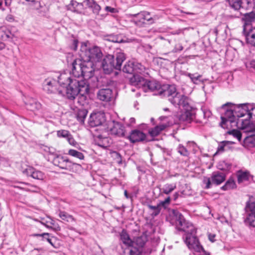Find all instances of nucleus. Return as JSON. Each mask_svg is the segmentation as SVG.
Wrapping results in <instances>:
<instances>
[{"label": "nucleus", "instance_id": "obj_46", "mask_svg": "<svg viewBox=\"0 0 255 255\" xmlns=\"http://www.w3.org/2000/svg\"><path fill=\"white\" fill-rule=\"evenodd\" d=\"M27 1L30 2V5L34 7V8L38 9L41 7L40 3L37 0H25Z\"/></svg>", "mask_w": 255, "mask_h": 255}, {"label": "nucleus", "instance_id": "obj_12", "mask_svg": "<svg viewBox=\"0 0 255 255\" xmlns=\"http://www.w3.org/2000/svg\"><path fill=\"white\" fill-rule=\"evenodd\" d=\"M186 97V103L187 104H185V105H174L175 107L179 106V107H182L184 109L185 111L183 112L179 117V120L181 121H186L187 122H191L194 118L195 117V115L194 113L190 110L189 109H190L191 107L189 106L188 104V100L186 96H184Z\"/></svg>", "mask_w": 255, "mask_h": 255}, {"label": "nucleus", "instance_id": "obj_58", "mask_svg": "<svg viewBox=\"0 0 255 255\" xmlns=\"http://www.w3.org/2000/svg\"><path fill=\"white\" fill-rule=\"evenodd\" d=\"M208 236L209 240L211 242L213 243L216 241V240H215L216 235L215 234H212V233H208Z\"/></svg>", "mask_w": 255, "mask_h": 255}, {"label": "nucleus", "instance_id": "obj_36", "mask_svg": "<svg viewBox=\"0 0 255 255\" xmlns=\"http://www.w3.org/2000/svg\"><path fill=\"white\" fill-rule=\"evenodd\" d=\"M148 207L149 209L153 211V212L151 213V216L153 217L157 216L160 213L161 209V206L159 204H158L156 206L148 205Z\"/></svg>", "mask_w": 255, "mask_h": 255}, {"label": "nucleus", "instance_id": "obj_54", "mask_svg": "<svg viewBox=\"0 0 255 255\" xmlns=\"http://www.w3.org/2000/svg\"><path fill=\"white\" fill-rule=\"evenodd\" d=\"M143 16V20H146L147 21H150L152 20V18L150 16V13L146 11L142 12Z\"/></svg>", "mask_w": 255, "mask_h": 255}, {"label": "nucleus", "instance_id": "obj_17", "mask_svg": "<svg viewBox=\"0 0 255 255\" xmlns=\"http://www.w3.org/2000/svg\"><path fill=\"white\" fill-rule=\"evenodd\" d=\"M111 134L118 136H124L125 135V128L124 125L119 122H113V125L110 128Z\"/></svg>", "mask_w": 255, "mask_h": 255}, {"label": "nucleus", "instance_id": "obj_39", "mask_svg": "<svg viewBox=\"0 0 255 255\" xmlns=\"http://www.w3.org/2000/svg\"><path fill=\"white\" fill-rule=\"evenodd\" d=\"M33 237H42L43 238V240H46L51 246L53 247L54 246V245L53 243L52 242L51 239H50V234L48 233H44L42 234H34L32 235Z\"/></svg>", "mask_w": 255, "mask_h": 255}, {"label": "nucleus", "instance_id": "obj_27", "mask_svg": "<svg viewBox=\"0 0 255 255\" xmlns=\"http://www.w3.org/2000/svg\"><path fill=\"white\" fill-rule=\"evenodd\" d=\"M88 114V111L85 109H79L76 113V118L81 124H84L85 119Z\"/></svg>", "mask_w": 255, "mask_h": 255}, {"label": "nucleus", "instance_id": "obj_22", "mask_svg": "<svg viewBox=\"0 0 255 255\" xmlns=\"http://www.w3.org/2000/svg\"><path fill=\"white\" fill-rule=\"evenodd\" d=\"M237 180L238 183L240 184L246 181H248L253 178V176L248 171L240 170L237 172Z\"/></svg>", "mask_w": 255, "mask_h": 255}, {"label": "nucleus", "instance_id": "obj_40", "mask_svg": "<svg viewBox=\"0 0 255 255\" xmlns=\"http://www.w3.org/2000/svg\"><path fill=\"white\" fill-rule=\"evenodd\" d=\"M145 70V67L141 64L137 62H134V72L141 73L143 72Z\"/></svg>", "mask_w": 255, "mask_h": 255}, {"label": "nucleus", "instance_id": "obj_44", "mask_svg": "<svg viewBox=\"0 0 255 255\" xmlns=\"http://www.w3.org/2000/svg\"><path fill=\"white\" fill-rule=\"evenodd\" d=\"M79 94H80V96L79 97V102L83 105L86 104V101L87 100V95L88 94V93H84V92H81Z\"/></svg>", "mask_w": 255, "mask_h": 255}, {"label": "nucleus", "instance_id": "obj_35", "mask_svg": "<svg viewBox=\"0 0 255 255\" xmlns=\"http://www.w3.org/2000/svg\"><path fill=\"white\" fill-rule=\"evenodd\" d=\"M187 76L190 78L191 81L194 84H198L197 81L203 82V81L201 79V78L202 77V75L200 74H199L198 73H194V74L188 73L187 74Z\"/></svg>", "mask_w": 255, "mask_h": 255}, {"label": "nucleus", "instance_id": "obj_4", "mask_svg": "<svg viewBox=\"0 0 255 255\" xmlns=\"http://www.w3.org/2000/svg\"><path fill=\"white\" fill-rule=\"evenodd\" d=\"M126 59L125 54L118 52L115 56L108 55L106 56L101 62V66L105 74H110L114 69L121 70L123 62Z\"/></svg>", "mask_w": 255, "mask_h": 255}, {"label": "nucleus", "instance_id": "obj_52", "mask_svg": "<svg viewBox=\"0 0 255 255\" xmlns=\"http://www.w3.org/2000/svg\"><path fill=\"white\" fill-rule=\"evenodd\" d=\"M140 252L136 248L131 247L129 249V254L130 255H139Z\"/></svg>", "mask_w": 255, "mask_h": 255}, {"label": "nucleus", "instance_id": "obj_31", "mask_svg": "<svg viewBox=\"0 0 255 255\" xmlns=\"http://www.w3.org/2000/svg\"><path fill=\"white\" fill-rule=\"evenodd\" d=\"M121 239L124 244L128 246H131L132 245L133 242L129 238L128 235L124 230H123L121 234Z\"/></svg>", "mask_w": 255, "mask_h": 255}, {"label": "nucleus", "instance_id": "obj_24", "mask_svg": "<svg viewBox=\"0 0 255 255\" xmlns=\"http://www.w3.org/2000/svg\"><path fill=\"white\" fill-rule=\"evenodd\" d=\"M145 79L137 74H133L132 77L130 78V83L132 85L136 86L139 88H142Z\"/></svg>", "mask_w": 255, "mask_h": 255}, {"label": "nucleus", "instance_id": "obj_11", "mask_svg": "<svg viewBox=\"0 0 255 255\" xmlns=\"http://www.w3.org/2000/svg\"><path fill=\"white\" fill-rule=\"evenodd\" d=\"M56 83V81L52 79H46L42 84L43 90L48 94H58L59 95L64 96V94L62 91L57 89Z\"/></svg>", "mask_w": 255, "mask_h": 255}, {"label": "nucleus", "instance_id": "obj_3", "mask_svg": "<svg viewBox=\"0 0 255 255\" xmlns=\"http://www.w3.org/2000/svg\"><path fill=\"white\" fill-rule=\"evenodd\" d=\"M96 64L85 59H75L72 62V73L75 77L90 78L94 75Z\"/></svg>", "mask_w": 255, "mask_h": 255}, {"label": "nucleus", "instance_id": "obj_51", "mask_svg": "<svg viewBox=\"0 0 255 255\" xmlns=\"http://www.w3.org/2000/svg\"><path fill=\"white\" fill-rule=\"evenodd\" d=\"M248 115L250 118L254 117L255 118V107H253L252 106H250L249 107V112Z\"/></svg>", "mask_w": 255, "mask_h": 255}, {"label": "nucleus", "instance_id": "obj_41", "mask_svg": "<svg viewBox=\"0 0 255 255\" xmlns=\"http://www.w3.org/2000/svg\"><path fill=\"white\" fill-rule=\"evenodd\" d=\"M70 133L69 131L67 130H58L57 132V135L59 137H64L66 138V139L68 138V137L70 135Z\"/></svg>", "mask_w": 255, "mask_h": 255}, {"label": "nucleus", "instance_id": "obj_25", "mask_svg": "<svg viewBox=\"0 0 255 255\" xmlns=\"http://www.w3.org/2000/svg\"><path fill=\"white\" fill-rule=\"evenodd\" d=\"M84 3L88 7L92 9L93 12L96 14L99 13L101 6L95 0H85Z\"/></svg>", "mask_w": 255, "mask_h": 255}, {"label": "nucleus", "instance_id": "obj_59", "mask_svg": "<svg viewBox=\"0 0 255 255\" xmlns=\"http://www.w3.org/2000/svg\"><path fill=\"white\" fill-rule=\"evenodd\" d=\"M5 20L9 22H12L14 21V16L11 14H8L6 17Z\"/></svg>", "mask_w": 255, "mask_h": 255}, {"label": "nucleus", "instance_id": "obj_1", "mask_svg": "<svg viewBox=\"0 0 255 255\" xmlns=\"http://www.w3.org/2000/svg\"><path fill=\"white\" fill-rule=\"evenodd\" d=\"M142 90L145 92H156V95L161 97H166L173 105L187 104L184 95L177 92L174 85H163L161 86L157 81L145 79Z\"/></svg>", "mask_w": 255, "mask_h": 255}, {"label": "nucleus", "instance_id": "obj_57", "mask_svg": "<svg viewBox=\"0 0 255 255\" xmlns=\"http://www.w3.org/2000/svg\"><path fill=\"white\" fill-rule=\"evenodd\" d=\"M225 146V144L224 143V142H222L221 144H220L218 147L217 151L216 154H217V152H221L224 151V148Z\"/></svg>", "mask_w": 255, "mask_h": 255}, {"label": "nucleus", "instance_id": "obj_13", "mask_svg": "<svg viewBox=\"0 0 255 255\" xmlns=\"http://www.w3.org/2000/svg\"><path fill=\"white\" fill-rule=\"evenodd\" d=\"M246 210L247 215L246 222L251 226L255 227V202L248 203Z\"/></svg>", "mask_w": 255, "mask_h": 255}, {"label": "nucleus", "instance_id": "obj_37", "mask_svg": "<svg viewBox=\"0 0 255 255\" xmlns=\"http://www.w3.org/2000/svg\"><path fill=\"white\" fill-rule=\"evenodd\" d=\"M68 154L76 157L80 160H83L84 159V154L78 151H77L75 149H69L68 151Z\"/></svg>", "mask_w": 255, "mask_h": 255}, {"label": "nucleus", "instance_id": "obj_33", "mask_svg": "<svg viewBox=\"0 0 255 255\" xmlns=\"http://www.w3.org/2000/svg\"><path fill=\"white\" fill-rule=\"evenodd\" d=\"M245 145L251 147L255 146V134L246 136L244 139Z\"/></svg>", "mask_w": 255, "mask_h": 255}, {"label": "nucleus", "instance_id": "obj_55", "mask_svg": "<svg viewBox=\"0 0 255 255\" xmlns=\"http://www.w3.org/2000/svg\"><path fill=\"white\" fill-rule=\"evenodd\" d=\"M114 154L115 155V160H116V162L119 164H122V156L120 155V154L117 152H114Z\"/></svg>", "mask_w": 255, "mask_h": 255}, {"label": "nucleus", "instance_id": "obj_49", "mask_svg": "<svg viewBox=\"0 0 255 255\" xmlns=\"http://www.w3.org/2000/svg\"><path fill=\"white\" fill-rule=\"evenodd\" d=\"M245 19L247 22H250L255 19V15L253 13H246L245 14Z\"/></svg>", "mask_w": 255, "mask_h": 255}, {"label": "nucleus", "instance_id": "obj_9", "mask_svg": "<svg viewBox=\"0 0 255 255\" xmlns=\"http://www.w3.org/2000/svg\"><path fill=\"white\" fill-rule=\"evenodd\" d=\"M194 235L195 234L191 233L185 234L183 238L185 244L190 250H193L197 252H205L198 239Z\"/></svg>", "mask_w": 255, "mask_h": 255}, {"label": "nucleus", "instance_id": "obj_30", "mask_svg": "<svg viewBox=\"0 0 255 255\" xmlns=\"http://www.w3.org/2000/svg\"><path fill=\"white\" fill-rule=\"evenodd\" d=\"M236 188L235 181L233 178L229 179L225 183V185L221 187L223 190H229Z\"/></svg>", "mask_w": 255, "mask_h": 255}, {"label": "nucleus", "instance_id": "obj_7", "mask_svg": "<svg viewBox=\"0 0 255 255\" xmlns=\"http://www.w3.org/2000/svg\"><path fill=\"white\" fill-rule=\"evenodd\" d=\"M221 109L224 111V116H221L222 121L220 126L222 128H225L227 123L229 122L231 124L235 123L236 121V118L234 115L233 104L227 103L222 105Z\"/></svg>", "mask_w": 255, "mask_h": 255}, {"label": "nucleus", "instance_id": "obj_32", "mask_svg": "<svg viewBox=\"0 0 255 255\" xmlns=\"http://www.w3.org/2000/svg\"><path fill=\"white\" fill-rule=\"evenodd\" d=\"M11 32L5 27H1L0 28V38L5 40L10 38Z\"/></svg>", "mask_w": 255, "mask_h": 255}, {"label": "nucleus", "instance_id": "obj_29", "mask_svg": "<svg viewBox=\"0 0 255 255\" xmlns=\"http://www.w3.org/2000/svg\"><path fill=\"white\" fill-rule=\"evenodd\" d=\"M166 127V126L164 124L156 126L154 128L149 130V134L152 136H156L159 134V133L164 130Z\"/></svg>", "mask_w": 255, "mask_h": 255}, {"label": "nucleus", "instance_id": "obj_2", "mask_svg": "<svg viewBox=\"0 0 255 255\" xmlns=\"http://www.w3.org/2000/svg\"><path fill=\"white\" fill-rule=\"evenodd\" d=\"M58 82L60 86L66 88V97L71 100H74L81 92H89V85L87 81L72 78L69 74H60L58 77Z\"/></svg>", "mask_w": 255, "mask_h": 255}, {"label": "nucleus", "instance_id": "obj_34", "mask_svg": "<svg viewBox=\"0 0 255 255\" xmlns=\"http://www.w3.org/2000/svg\"><path fill=\"white\" fill-rule=\"evenodd\" d=\"M123 71L128 74H132L134 72V62H128L124 65Z\"/></svg>", "mask_w": 255, "mask_h": 255}, {"label": "nucleus", "instance_id": "obj_8", "mask_svg": "<svg viewBox=\"0 0 255 255\" xmlns=\"http://www.w3.org/2000/svg\"><path fill=\"white\" fill-rule=\"evenodd\" d=\"M52 162L54 165L58 166L61 169L73 172L74 171V168H80L81 167L80 164L73 163L66 157L61 155H58L55 156Z\"/></svg>", "mask_w": 255, "mask_h": 255}, {"label": "nucleus", "instance_id": "obj_26", "mask_svg": "<svg viewBox=\"0 0 255 255\" xmlns=\"http://www.w3.org/2000/svg\"><path fill=\"white\" fill-rule=\"evenodd\" d=\"M108 141V137H103L101 135H98L95 139L96 144L103 148H106L109 146Z\"/></svg>", "mask_w": 255, "mask_h": 255}, {"label": "nucleus", "instance_id": "obj_63", "mask_svg": "<svg viewBox=\"0 0 255 255\" xmlns=\"http://www.w3.org/2000/svg\"><path fill=\"white\" fill-rule=\"evenodd\" d=\"M141 240H142V239L141 238H138L136 240V242H137V244H139V246L140 247H142L144 244V242L143 241H141Z\"/></svg>", "mask_w": 255, "mask_h": 255}, {"label": "nucleus", "instance_id": "obj_38", "mask_svg": "<svg viewBox=\"0 0 255 255\" xmlns=\"http://www.w3.org/2000/svg\"><path fill=\"white\" fill-rule=\"evenodd\" d=\"M59 216L63 220L70 222L74 221L73 217L64 211H60L59 214Z\"/></svg>", "mask_w": 255, "mask_h": 255}, {"label": "nucleus", "instance_id": "obj_50", "mask_svg": "<svg viewBox=\"0 0 255 255\" xmlns=\"http://www.w3.org/2000/svg\"><path fill=\"white\" fill-rule=\"evenodd\" d=\"M67 140L69 143L72 146L76 147L77 145H78V143L75 141L71 134L69 135V136L67 139Z\"/></svg>", "mask_w": 255, "mask_h": 255}, {"label": "nucleus", "instance_id": "obj_19", "mask_svg": "<svg viewBox=\"0 0 255 255\" xmlns=\"http://www.w3.org/2000/svg\"><path fill=\"white\" fill-rule=\"evenodd\" d=\"M145 134L137 129L132 130L130 135L128 136V139L132 143L142 141L145 140Z\"/></svg>", "mask_w": 255, "mask_h": 255}, {"label": "nucleus", "instance_id": "obj_15", "mask_svg": "<svg viewBox=\"0 0 255 255\" xmlns=\"http://www.w3.org/2000/svg\"><path fill=\"white\" fill-rule=\"evenodd\" d=\"M227 1L230 6L235 11V13L231 14L230 16L233 18L240 17L242 15V13L240 11L242 7V0H227Z\"/></svg>", "mask_w": 255, "mask_h": 255}, {"label": "nucleus", "instance_id": "obj_62", "mask_svg": "<svg viewBox=\"0 0 255 255\" xmlns=\"http://www.w3.org/2000/svg\"><path fill=\"white\" fill-rule=\"evenodd\" d=\"M254 0H246V2L248 7H254Z\"/></svg>", "mask_w": 255, "mask_h": 255}, {"label": "nucleus", "instance_id": "obj_61", "mask_svg": "<svg viewBox=\"0 0 255 255\" xmlns=\"http://www.w3.org/2000/svg\"><path fill=\"white\" fill-rule=\"evenodd\" d=\"M49 223H50L51 225H52V226H53L54 227L52 229H54L55 230H57V231H59V230H60V227L58 226H56L55 225L54 222L53 220H51V221L49 222Z\"/></svg>", "mask_w": 255, "mask_h": 255}, {"label": "nucleus", "instance_id": "obj_47", "mask_svg": "<svg viewBox=\"0 0 255 255\" xmlns=\"http://www.w3.org/2000/svg\"><path fill=\"white\" fill-rule=\"evenodd\" d=\"M183 49V47L182 44L180 43H176L174 48L172 50V52L173 53H176L182 51Z\"/></svg>", "mask_w": 255, "mask_h": 255}, {"label": "nucleus", "instance_id": "obj_56", "mask_svg": "<svg viewBox=\"0 0 255 255\" xmlns=\"http://www.w3.org/2000/svg\"><path fill=\"white\" fill-rule=\"evenodd\" d=\"M170 201V197H168L164 201L160 202L159 204L161 206L165 207L166 205L169 204Z\"/></svg>", "mask_w": 255, "mask_h": 255}, {"label": "nucleus", "instance_id": "obj_10", "mask_svg": "<svg viewBox=\"0 0 255 255\" xmlns=\"http://www.w3.org/2000/svg\"><path fill=\"white\" fill-rule=\"evenodd\" d=\"M226 179V175L224 173L219 171L214 172L211 176V180L210 178L204 179V182L206 184V189L211 187V183L216 185H220Z\"/></svg>", "mask_w": 255, "mask_h": 255}, {"label": "nucleus", "instance_id": "obj_60", "mask_svg": "<svg viewBox=\"0 0 255 255\" xmlns=\"http://www.w3.org/2000/svg\"><path fill=\"white\" fill-rule=\"evenodd\" d=\"M105 10L107 11L112 12V13H115L117 12V9L115 8L107 6L105 7Z\"/></svg>", "mask_w": 255, "mask_h": 255}, {"label": "nucleus", "instance_id": "obj_20", "mask_svg": "<svg viewBox=\"0 0 255 255\" xmlns=\"http://www.w3.org/2000/svg\"><path fill=\"white\" fill-rule=\"evenodd\" d=\"M113 96V91L110 88H103L99 90L97 93L98 98L102 101L108 102Z\"/></svg>", "mask_w": 255, "mask_h": 255}, {"label": "nucleus", "instance_id": "obj_53", "mask_svg": "<svg viewBox=\"0 0 255 255\" xmlns=\"http://www.w3.org/2000/svg\"><path fill=\"white\" fill-rule=\"evenodd\" d=\"M79 43V41L77 39H73L72 44L71 45V48L75 51H76L77 49L78 45Z\"/></svg>", "mask_w": 255, "mask_h": 255}, {"label": "nucleus", "instance_id": "obj_5", "mask_svg": "<svg viewBox=\"0 0 255 255\" xmlns=\"http://www.w3.org/2000/svg\"><path fill=\"white\" fill-rule=\"evenodd\" d=\"M79 55L82 59H86L96 64L100 63L103 57V53L99 47H90L86 42L81 43Z\"/></svg>", "mask_w": 255, "mask_h": 255}, {"label": "nucleus", "instance_id": "obj_23", "mask_svg": "<svg viewBox=\"0 0 255 255\" xmlns=\"http://www.w3.org/2000/svg\"><path fill=\"white\" fill-rule=\"evenodd\" d=\"M249 30V32H246V27L245 26L243 33L246 37L247 43L255 46V28L252 29L250 28Z\"/></svg>", "mask_w": 255, "mask_h": 255}, {"label": "nucleus", "instance_id": "obj_21", "mask_svg": "<svg viewBox=\"0 0 255 255\" xmlns=\"http://www.w3.org/2000/svg\"><path fill=\"white\" fill-rule=\"evenodd\" d=\"M26 108L33 112H40L42 109V105L36 99L30 98L25 102Z\"/></svg>", "mask_w": 255, "mask_h": 255}, {"label": "nucleus", "instance_id": "obj_28", "mask_svg": "<svg viewBox=\"0 0 255 255\" xmlns=\"http://www.w3.org/2000/svg\"><path fill=\"white\" fill-rule=\"evenodd\" d=\"M176 188V184L167 183L164 184L162 188L160 189V191L165 194L168 195L170 194L171 192H172Z\"/></svg>", "mask_w": 255, "mask_h": 255}, {"label": "nucleus", "instance_id": "obj_42", "mask_svg": "<svg viewBox=\"0 0 255 255\" xmlns=\"http://www.w3.org/2000/svg\"><path fill=\"white\" fill-rule=\"evenodd\" d=\"M228 133L236 137L239 141L241 140L242 135L240 131L236 129H233L228 131Z\"/></svg>", "mask_w": 255, "mask_h": 255}, {"label": "nucleus", "instance_id": "obj_18", "mask_svg": "<svg viewBox=\"0 0 255 255\" xmlns=\"http://www.w3.org/2000/svg\"><path fill=\"white\" fill-rule=\"evenodd\" d=\"M23 173L27 176H29L34 179L38 180H43L45 175L44 174L40 171L36 170L31 167H28L23 171Z\"/></svg>", "mask_w": 255, "mask_h": 255}, {"label": "nucleus", "instance_id": "obj_43", "mask_svg": "<svg viewBox=\"0 0 255 255\" xmlns=\"http://www.w3.org/2000/svg\"><path fill=\"white\" fill-rule=\"evenodd\" d=\"M178 152L182 155L187 156L189 154V152L183 145H179L177 148Z\"/></svg>", "mask_w": 255, "mask_h": 255}, {"label": "nucleus", "instance_id": "obj_16", "mask_svg": "<svg viewBox=\"0 0 255 255\" xmlns=\"http://www.w3.org/2000/svg\"><path fill=\"white\" fill-rule=\"evenodd\" d=\"M233 111H234V115L236 119L243 117L248 115L249 112V106L246 104L235 105L233 104Z\"/></svg>", "mask_w": 255, "mask_h": 255}, {"label": "nucleus", "instance_id": "obj_64", "mask_svg": "<svg viewBox=\"0 0 255 255\" xmlns=\"http://www.w3.org/2000/svg\"><path fill=\"white\" fill-rule=\"evenodd\" d=\"M248 64L251 67L255 68V60H253L250 61Z\"/></svg>", "mask_w": 255, "mask_h": 255}, {"label": "nucleus", "instance_id": "obj_48", "mask_svg": "<svg viewBox=\"0 0 255 255\" xmlns=\"http://www.w3.org/2000/svg\"><path fill=\"white\" fill-rule=\"evenodd\" d=\"M131 16L135 17L139 22L144 23L142 12L136 14H131Z\"/></svg>", "mask_w": 255, "mask_h": 255}, {"label": "nucleus", "instance_id": "obj_6", "mask_svg": "<svg viewBox=\"0 0 255 255\" xmlns=\"http://www.w3.org/2000/svg\"><path fill=\"white\" fill-rule=\"evenodd\" d=\"M172 214L178 230L185 232V234H195L196 230L193 224L186 221L181 213L178 211L173 210Z\"/></svg>", "mask_w": 255, "mask_h": 255}, {"label": "nucleus", "instance_id": "obj_45", "mask_svg": "<svg viewBox=\"0 0 255 255\" xmlns=\"http://www.w3.org/2000/svg\"><path fill=\"white\" fill-rule=\"evenodd\" d=\"M202 115L203 117V120L200 121L201 123L206 122V120L211 117L212 114L210 111L208 110H203L202 111Z\"/></svg>", "mask_w": 255, "mask_h": 255}, {"label": "nucleus", "instance_id": "obj_14", "mask_svg": "<svg viewBox=\"0 0 255 255\" xmlns=\"http://www.w3.org/2000/svg\"><path fill=\"white\" fill-rule=\"evenodd\" d=\"M105 122L104 114L101 113L91 114L88 120V124L91 127L101 126Z\"/></svg>", "mask_w": 255, "mask_h": 255}]
</instances>
